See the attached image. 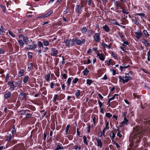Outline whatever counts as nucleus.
Listing matches in <instances>:
<instances>
[{
  "instance_id": "obj_1",
  "label": "nucleus",
  "mask_w": 150,
  "mask_h": 150,
  "mask_svg": "<svg viewBox=\"0 0 150 150\" xmlns=\"http://www.w3.org/2000/svg\"><path fill=\"white\" fill-rule=\"evenodd\" d=\"M120 81H122L123 83H127L128 81L132 79L131 74H126L125 76L121 77L120 76L119 77Z\"/></svg>"
},
{
  "instance_id": "obj_2",
  "label": "nucleus",
  "mask_w": 150,
  "mask_h": 150,
  "mask_svg": "<svg viewBox=\"0 0 150 150\" xmlns=\"http://www.w3.org/2000/svg\"><path fill=\"white\" fill-rule=\"evenodd\" d=\"M8 85L9 86V89L11 91H13L14 90L15 86L14 84L13 81H8Z\"/></svg>"
},
{
  "instance_id": "obj_3",
  "label": "nucleus",
  "mask_w": 150,
  "mask_h": 150,
  "mask_svg": "<svg viewBox=\"0 0 150 150\" xmlns=\"http://www.w3.org/2000/svg\"><path fill=\"white\" fill-rule=\"evenodd\" d=\"M37 46L36 44L32 43V45H28L25 49L27 50H33L35 49Z\"/></svg>"
},
{
  "instance_id": "obj_4",
  "label": "nucleus",
  "mask_w": 150,
  "mask_h": 150,
  "mask_svg": "<svg viewBox=\"0 0 150 150\" xmlns=\"http://www.w3.org/2000/svg\"><path fill=\"white\" fill-rule=\"evenodd\" d=\"M51 55L52 56H55L59 53V51L56 50L55 48H52L51 49Z\"/></svg>"
},
{
  "instance_id": "obj_5",
  "label": "nucleus",
  "mask_w": 150,
  "mask_h": 150,
  "mask_svg": "<svg viewBox=\"0 0 150 150\" xmlns=\"http://www.w3.org/2000/svg\"><path fill=\"white\" fill-rule=\"evenodd\" d=\"M11 96V93L9 91H6L4 93V97L5 99H8Z\"/></svg>"
},
{
  "instance_id": "obj_6",
  "label": "nucleus",
  "mask_w": 150,
  "mask_h": 150,
  "mask_svg": "<svg viewBox=\"0 0 150 150\" xmlns=\"http://www.w3.org/2000/svg\"><path fill=\"white\" fill-rule=\"evenodd\" d=\"M142 35V34L140 31H138L135 32V36L138 39H139Z\"/></svg>"
},
{
  "instance_id": "obj_7",
  "label": "nucleus",
  "mask_w": 150,
  "mask_h": 150,
  "mask_svg": "<svg viewBox=\"0 0 150 150\" xmlns=\"http://www.w3.org/2000/svg\"><path fill=\"white\" fill-rule=\"evenodd\" d=\"M26 93L24 92L21 93L19 96V98L21 100H23L26 96Z\"/></svg>"
},
{
  "instance_id": "obj_8",
  "label": "nucleus",
  "mask_w": 150,
  "mask_h": 150,
  "mask_svg": "<svg viewBox=\"0 0 150 150\" xmlns=\"http://www.w3.org/2000/svg\"><path fill=\"white\" fill-rule=\"evenodd\" d=\"M100 34L99 33H96L94 36V38L95 40L97 42L100 40Z\"/></svg>"
},
{
  "instance_id": "obj_9",
  "label": "nucleus",
  "mask_w": 150,
  "mask_h": 150,
  "mask_svg": "<svg viewBox=\"0 0 150 150\" xmlns=\"http://www.w3.org/2000/svg\"><path fill=\"white\" fill-rule=\"evenodd\" d=\"M53 10H51L49 12H48L46 14L42 15L40 17L44 18L45 17H47L48 16L51 14H52L53 13Z\"/></svg>"
},
{
  "instance_id": "obj_10",
  "label": "nucleus",
  "mask_w": 150,
  "mask_h": 150,
  "mask_svg": "<svg viewBox=\"0 0 150 150\" xmlns=\"http://www.w3.org/2000/svg\"><path fill=\"white\" fill-rule=\"evenodd\" d=\"M76 43L78 45H81L82 44L84 43L85 42V40L84 39H82V40H78L76 39Z\"/></svg>"
},
{
  "instance_id": "obj_11",
  "label": "nucleus",
  "mask_w": 150,
  "mask_h": 150,
  "mask_svg": "<svg viewBox=\"0 0 150 150\" xmlns=\"http://www.w3.org/2000/svg\"><path fill=\"white\" fill-rule=\"evenodd\" d=\"M128 123V120L127 119H124V120L122 121L120 124V126H123Z\"/></svg>"
},
{
  "instance_id": "obj_12",
  "label": "nucleus",
  "mask_w": 150,
  "mask_h": 150,
  "mask_svg": "<svg viewBox=\"0 0 150 150\" xmlns=\"http://www.w3.org/2000/svg\"><path fill=\"white\" fill-rule=\"evenodd\" d=\"M109 21L112 24L116 25L119 26H120L119 24L114 19H110L109 20Z\"/></svg>"
},
{
  "instance_id": "obj_13",
  "label": "nucleus",
  "mask_w": 150,
  "mask_h": 150,
  "mask_svg": "<svg viewBox=\"0 0 150 150\" xmlns=\"http://www.w3.org/2000/svg\"><path fill=\"white\" fill-rule=\"evenodd\" d=\"M97 56L98 57L99 59L101 61H104L105 58L104 55L102 54L98 53Z\"/></svg>"
},
{
  "instance_id": "obj_14",
  "label": "nucleus",
  "mask_w": 150,
  "mask_h": 150,
  "mask_svg": "<svg viewBox=\"0 0 150 150\" xmlns=\"http://www.w3.org/2000/svg\"><path fill=\"white\" fill-rule=\"evenodd\" d=\"M76 11L77 13H79L82 10V7L79 5H77L76 7Z\"/></svg>"
},
{
  "instance_id": "obj_15",
  "label": "nucleus",
  "mask_w": 150,
  "mask_h": 150,
  "mask_svg": "<svg viewBox=\"0 0 150 150\" xmlns=\"http://www.w3.org/2000/svg\"><path fill=\"white\" fill-rule=\"evenodd\" d=\"M97 143V146L101 148L102 146V143L101 140L99 138L96 139Z\"/></svg>"
},
{
  "instance_id": "obj_16",
  "label": "nucleus",
  "mask_w": 150,
  "mask_h": 150,
  "mask_svg": "<svg viewBox=\"0 0 150 150\" xmlns=\"http://www.w3.org/2000/svg\"><path fill=\"white\" fill-rule=\"evenodd\" d=\"M129 65H127L125 63H124L123 64H122L121 66H120V69L121 71H122V70L123 69H126L128 67H129Z\"/></svg>"
},
{
  "instance_id": "obj_17",
  "label": "nucleus",
  "mask_w": 150,
  "mask_h": 150,
  "mask_svg": "<svg viewBox=\"0 0 150 150\" xmlns=\"http://www.w3.org/2000/svg\"><path fill=\"white\" fill-rule=\"evenodd\" d=\"M23 40L26 45H28V42L30 41L28 37H23Z\"/></svg>"
},
{
  "instance_id": "obj_18",
  "label": "nucleus",
  "mask_w": 150,
  "mask_h": 150,
  "mask_svg": "<svg viewBox=\"0 0 150 150\" xmlns=\"http://www.w3.org/2000/svg\"><path fill=\"white\" fill-rule=\"evenodd\" d=\"M103 29L106 32H109L110 30L109 27L107 25H105L103 27Z\"/></svg>"
},
{
  "instance_id": "obj_19",
  "label": "nucleus",
  "mask_w": 150,
  "mask_h": 150,
  "mask_svg": "<svg viewBox=\"0 0 150 150\" xmlns=\"http://www.w3.org/2000/svg\"><path fill=\"white\" fill-rule=\"evenodd\" d=\"M19 44L21 47H23L24 43L22 40H18Z\"/></svg>"
},
{
  "instance_id": "obj_20",
  "label": "nucleus",
  "mask_w": 150,
  "mask_h": 150,
  "mask_svg": "<svg viewBox=\"0 0 150 150\" xmlns=\"http://www.w3.org/2000/svg\"><path fill=\"white\" fill-rule=\"evenodd\" d=\"M70 41L69 40H64V42L65 43L67 47L69 46Z\"/></svg>"
},
{
  "instance_id": "obj_21",
  "label": "nucleus",
  "mask_w": 150,
  "mask_h": 150,
  "mask_svg": "<svg viewBox=\"0 0 150 150\" xmlns=\"http://www.w3.org/2000/svg\"><path fill=\"white\" fill-rule=\"evenodd\" d=\"M140 132L138 131V134H137V133H134V135H135L134 136V138H136L137 137V139H138V138H139V137H140V135L142 134H141L140 133H139Z\"/></svg>"
},
{
  "instance_id": "obj_22",
  "label": "nucleus",
  "mask_w": 150,
  "mask_h": 150,
  "mask_svg": "<svg viewBox=\"0 0 150 150\" xmlns=\"http://www.w3.org/2000/svg\"><path fill=\"white\" fill-rule=\"evenodd\" d=\"M24 70L23 69H21V70L18 73V76L19 77H21L23 75V74L24 73Z\"/></svg>"
},
{
  "instance_id": "obj_23",
  "label": "nucleus",
  "mask_w": 150,
  "mask_h": 150,
  "mask_svg": "<svg viewBox=\"0 0 150 150\" xmlns=\"http://www.w3.org/2000/svg\"><path fill=\"white\" fill-rule=\"evenodd\" d=\"M29 78V77L28 76H26L23 79V82L25 83H26L28 81V79Z\"/></svg>"
},
{
  "instance_id": "obj_24",
  "label": "nucleus",
  "mask_w": 150,
  "mask_h": 150,
  "mask_svg": "<svg viewBox=\"0 0 150 150\" xmlns=\"http://www.w3.org/2000/svg\"><path fill=\"white\" fill-rule=\"evenodd\" d=\"M132 21L134 23L137 25H138L139 24V23L137 20L136 18L135 17V19H133L132 20Z\"/></svg>"
},
{
  "instance_id": "obj_25",
  "label": "nucleus",
  "mask_w": 150,
  "mask_h": 150,
  "mask_svg": "<svg viewBox=\"0 0 150 150\" xmlns=\"http://www.w3.org/2000/svg\"><path fill=\"white\" fill-rule=\"evenodd\" d=\"M87 31V28L85 27L81 29V32L83 33H85Z\"/></svg>"
},
{
  "instance_id": "obj_26",
  "label": "nucleus",
  "mask_w": 150,
  "mask_h": 150,
  "mask_svg": "<svg viewBox=\"0 0 150 150\" xmlns=\"http://www.w3.org/2000/svg\"><path fill=\"white\" fill-rule=\"evenodd\" d=\"M76 42V39H74L72 40H71V44L72 45H74L75 44Z\"/></svg>"
},
{
  "instance_id": "obj_27",
  "label": "nucleus",
  "mask_w": 150,
  "mask_h": 150,
  "mask_svg": "<svg viewBox=\"0 0 150 150\" xmlns=\"http://www.w3.org/2000/svg\"><path fill=\"white\" fill-rule=\"evenodd\" d=\"M143 32L144 34L145 35L146 37L148 38V37L150 35L148 34L146 30H144L143 31Z\"/></svg>"
},
{
  "instance_id": "obj_28",
  "label": "nucleus",
  "mask_w": 150,
  "mask_h": 150,
  "mask_svg": "<svg viewBox=\"0 0 150 150\" xmlns=\"http://www.w3.org/2000/svg\"><path fill=\"white\" fill-rule=\"evenodd\" d=\"M43 43L44 45L45 46H47L49 45V42L47 40H43Z\"/></svg>"
},
{
  "instance_id": "obj_29",
  "label": "nucleus",
  "mask_w": 150,
  "mask_h": 150,
  "mask_svg": "<svg viewBox=\"0 0 150 150\" xmlns=\"http://www.w3.org/2000/svg\"><path fill=\"white\" fill-rule=\"evenodd\" d=\"M38 46L40 48L43 47V45L42 43L40 41L38 42Z\"/></svg>"
},
{
  "instance_id": "obj_30",
  "label": "nucleus",
  "mask_w": 150,
  "mask_h": 150,
  "mask_svg": "<svg viewBox=\"0 0 150 150\" xmlns=\"http://www.w3.org/2000/svg\"><path fill=\"white\" fill-rule=\"evenodd\" d=\"M89 72V71L87 69V68H86L83 71L84 75H87L88 74Z\"/></svg>"
},
{
  "instance_id": "obj_31",
  "label": "nucleus",
  "mask_w": 150,
  "mask_h": 150,
  "mask_svg": "<svg viewBox=\"0 0 150 150\" xmlns=\"http://www.w3.org/2000/svg\"><path fill=\"white\" fill-rule=\"evenodd\" d=\"M127 112H124L123 113L122 116L123 117H124V119H127V118H128V116H127Z\"/></svg>"
},
{
  "instance_id": "obj_32",
  "label": "nucleus",
  "mask_w": 150,
  "mask_h": 150,
  "mask_svg": "<svg viewBox=\"0 0 150 150\" xmlns=\"http://www.w3.org/2000/svg\"><path fill=\"white\" fill-rule=\"evenodd\" d=\"M50 74H48L45 77V79L47 81H50Z\"/></svg>"
},
{
  "instance_id": "obj_33",
  "label": "nucleus",
  "mask_w": 150,
  "mask_h": 150,
  "mask_svg": "<svg viewBox=\"0 0 150 150\" xmlns=\"http://www.w3.org/2000/svg\"><path fill=\"white\" fill-rule=\"evenodd\" d=\"M71 78H69L68 79L67 81V83H68V86L69 87L71 84Z\"/></svg>"
},
{
  "instance_id": "obj_34",
  "label": "nucleus",
  "mask_w": 150,
  "mask_h": 150,
  "mask_svg": "<svg viewBox=\"0 0 150 150\" xmlns=\"http://www.w3.org/2000/svg\"><path fill=\"white\" fill-rule=\"evenodd\" d=\"M83 142L86 145L88 144V143L87 141V138L85 136H83Z\"/></svg>"
},
{
  "instance_id": "obj_35",
  "label": "nucleus",
  "mask_w": 150,
  "mask_h": 150,
  "mask_svg": "<svg viewBox=\"0 0 150 150\" xmlns=\"http://www.w3.org/2000/svg\"><path fill=\"white\" fill-rule=\"evenodd\" d=\"M12 138L11 135V134H9L8 136V137L6 139V141L8 142L10 141Z\"/></svg>"
},
{
  "instance_id": "obj_36",
  "label": "nucleus",
  "mask_w": 150,
  "mask_h": 150,
  "mask_svg": "<svg viewBox=\"0 0 150 150\" xmlns=\"http://www.w3.org/2000/svg\"><path fill=\"white\" fill-rule=\"evenodd\" d=\"M118 95L117 94H115L114 96L112 98H110L109 100H108V102L109 103H110L111 100H112L113 99H114L115 98V97L116 96H117Z\"/></svg>"
},
{
  "instance_id": "obj_37",
  "label": "nucleus",
  "mask_w": 150,
  "mask_h": 150,
  "mask_svg": "<svg viewBox=\"0 0 150 150\" xmlns=\"http://www.w3.org/2000/svg\"><path fill=\"white\" fill-rule=\"evenodd\" d=\"M33 64L32 63H30L28 65V69L30 70H32L33 69Z\"/></svg>"
},
{
  "instance_id": "obj_38",
  "label": "nucleus",
  "mask_w": 150,
  "mask_h": 150,
  "mask_svg": "<svg viewBox=\"0 0 150 150\" xmlns=\"http://www.w3.org/2000/svg\"><path fill=\"white\" fill-rule=\"evenodd\" d=\"M92 81L90 79H88L87 80V84L88 85H90L92 83Z\"/></svg>"
},
{
  "instance_id": "obj_39",
  "label": "nucleus",
  "mask_w": 150,
  "mask_h": 150,
  "mask_svg": "<svg viewBox=\"0 0 150 150\" xmlns=\"http://www.w3.org/2000/svg\"><path fill=\"white\" fill-rule=\"evenodd\" d=\"M87 132H90L91 125L89 123H88L87 125Z\"/></svg>"
},
{
  "instance_id": "obj_40",
  "label": "nucleus",
  "mask_w": 150,
  "mask_h": 150,
  "mask_svg": "<svg viewBox=\"0 0 150 150\" xmlns=\"http://www.w3.org/2000/svg\"><path fill=\"white\" fill-rule=\"evenodd\" d=\"M8 33L9 34L11 35L13 37H15V35L11 31H8Z\"/></svg>"
},
{
  "instance_id": "obj_41",
  "label": "nucleus",
  "mask_w": 150,
  "mask_h": 150,
  "mask_svg": "<svg viewBox=\"0 0 150 150\" xmlns=\"http://www.w3.org/2000/svg\"><path fill=\"white\" fill-rule=\"evenodd\" d=\"M80 93V90H77L75 93V96L76 97H78L79 96Z\"/></svg>"
},
{
  "instance_id": "obj_42",
  "label": "nucleus",
  "mask_w": 150,
  "mask_h": 150,
  "mask_svg": "<svg viewBox=\"0 0 150 150\" xmlns=\"http://www.w3.org/2000/svg\"><path fill=\"white\" fill-rule=\"evenodd\" d=\"M61 75L62 76V79H66L67 78V75L65 74H62Z\"/></svg>"
},
{
  "instance_id": "obj_43",
  "label": "nucleus",
  "mask_w": 150,
  "mask_h": 150,
  "mask_svg": "<svg viewBox=\"0 0 150 150\" xmlns=\"http://www.w3.org/2000/svg\"><path fill=\"white\" fill-rule=\"evenodd\" d=\"M58 97V95L55 94L54 95L53 98V102H55L56 100Z\"/></svg>"
},
{
  "instance_id": "obj_44",
  "label": "nucleus",
  "mask_w": 150,
  "mask_h": 150,
  "mask_svg": "<svg viewBox=\"0 0 150 150\" xmlns=\"http://www.w3.org/2000/svg\"><path fill=\"white\" fill-rule=\"evenodd\" d=\"M5 33L4 31L3 30V28L1 26L0 28V34L2 35L3 34V33Z\"/></svg>"
},
{
  "instance_id": "obj_45",
  "label": "nucleus",
  "mask_w": 150,
  "mask_h": 150,
  "mask_svg": "<svg viewBox=\"0 0 150 150\" xmlns=\"http://www.w3.org/2000/svg\"><path fill=\"white\" fill-rule=\"evenodd\" d=\"M70 127V125H68L66 127V129L65 131V132H66V134H67L68 133V131L69 129V128Z\"/></svg>"
},
{
  "instance_id": "obj_46",
  "label": "nucleus",
  "mask_w": 150,
  "mask_h": 150,
  "mask_svg": "<svg viewBox=\"0 0 150 150\" xmlns=\"http://www.w3.org/2000/svg\"><path fill=\"white\" fill-rule=\"evenodd\" d=\"M105 116L108 118H110L112 116V115L110 113H106L105 114Z\"/></svg>"
},
{
  "instance_id": "obj_47",
  "label": "nucleus",
  "mask_w": 150,
  "mask_h": 150,
  "mask_svg": "<svg viewBox=\"0 0 150 150\" xmlns=\"http://www.w3.org/2000/svg\"><path fill=\"white\" fill-rule=\"evenodd\" d=\"M58 150L59 149H63V147L60 146L59 145H58L57 146L56 148Z\"/></svg>"
},
{
  "instance_id": "obj_48",
  "label": "nucleus",
  "mask_w": 150,
  "mask_h": 150,
  "mask_svg": "<svg viewBox=\"0 0 150 150\" xmlns=\"http://www.w3.org/2000/svg\"><path fill=\"white\" fill-rule=\"evenodd\" d=\"M19 112H20V114L21 115H24L25 114L26 112V111L24 110H20Z\"/></svg>"
},
{
  "instance_id": "obj_49",
  "label": "nucleus",
  "mask_w": 150,
  "mask_h": 150,
  "mask_svg": "<svg viewBox=\"0 0 150 150\" xmlns=\"http://www.w3.org/2000/svg\"><path fill=\"white\" fill-rule=\"evenodd\" d=\"M78 81V78H75L73 79L72 81V83H77Z\"/></svg>"
},
{
  "instance_id": "obj_50",
  "label": "nucleus",
  "mask_w": 150,
  "mask_h": 150,
  "mask_svg": "<svg viewBox=\"0 0 150 150\" xmlns=\"http://www.w3.org/2000/svg\"><path fill=\"white\" fill-rule=\"evenodd\" d=\"M86 1L89 6L91 5L92 1V0H86Z\"/></svg>"
},
{
  "instance_id": "obj_51",
  "label": "nucleus",
  "mask_w": 150,
  "mask_h": 150,
  "mask_svg": "<svg viewBox=\"0 0 150 150\" xmlns=\"http://www.w3.org/2000/svg\"><path fill=\"white\" fill-rule=\"evenodd\" d=\"M112 59H110L109 60H107L106 61V63L108 65L110 66V65Z\"/></svg>"
},
{
  "instance_id": "obj_52",
  "label": "nucleus",
  "mask_w": 150,
  "mask_h": 150,
  "mask_svg": "<svg viewBox=\"0 0 150 150\" xmlns=\"http://www.w3.org/2000/svg\"><path fill=\"white\" fill-rule=\"evenodd\" d=\"M98 104H99V105L100 107V108H102V105H103V103L99 100H98Z\"/></svg>"
},
{
  "instance_id": "obj_53",
  "label": "nucleus",
  "mask_w": 150,
  "mask_h": 150,
  "mask_svg": "<svg viewBox=\"0 0 150 150\" xmlns=\"http://www.w3.org/2000/svg\"><path fill=\"white\" fill-rule=\"evenodd\" d=\"M118 35H119V36L120 37V38H123L124 37V36L123 35H122V33L119 32L118 33Z\"/></svg>"
},
{
  "instance_id": "obj_54",
  "label": "nucleus",
  "mask_w": 150,
  "mask_h": 150,
  "mask_svg": "<svg viewBox=\"0 0 150 150\" xmlns=\"http://www.w3.org/2000/svg\"><path fill=\"white\" fill-rule=\"evenodd\" d=\"M122 11L123 13H125L126 14H127L128 13V10L127 9H123L122 10Z\"/></svg>"
},
{
  "instance_id": "obj_55",
  "label": "nucleus",
  "mask_w": 150,
  "mask_h": 150,
  "mask_svg": "<svg viewBox=\"0 0 150 150\" xmlns=\"http://www.w3.org/2000/svg\"><path fill=\"white\" fill-rule=\"evenodd\" d=\"M88 35L89 36H90L92 35V33H93V31L92 30H89L88 31Z\"/></svg>"
},
{
  "instance_id": "obj_56",
  "label": "nucleus",
  "mask_w": 150,
  "mask_h": 150,
  "mask_svg": "<svg viewBox=\"0 0 150 150\" xmlns=\"http://www.w3.org/2000/svg\"><path fill=\"white\" fill-rule=\"evenodd\" d=\"M0 7L2 8L3 12H5L6 11V8L2 5H1Z\"/></svg>"
},
{
  "instance_id": "obj_57",
  "label": "nucleus",
  "mask_w": 150,
  "mask_h": 150,
  "mask_svg": "<svg viewBox=\"0 0 150 150\" xmlns=\"http://www.w3.org/2000/svg\"><path fill=\"white\" fill-rule=\"evenodd\" d=\"M136 15H139L140 16H145L144 14L143 13H136Z\"/></svg>"
},
{
  "instance_id": "obj_58",
  "label": "nucleus",
  "mask_w": 150,
  "mask_h": 150,
  "mask_svg": "<svg viewBox=\"0 0 150 150\" xmlns=\"http://www.w3.org/2000/svg\"><path fill=\"white\" fill-rule=\"evenodd\" d=\"M129 42L127 41H125L124 42L123 45L126 46V45H128Z\"/></svg>"
},
{
  "instance_id": "obj_59",
  "label": "nucleus",
  "mask_w": 150,
  "mask_h": 150,
  "mask_svg": "<svg viewBox=\"0 0 150 150\" xmlns=\"http://www.w3.org/2000/svg\"><path fill=\"white\" fill-rule=\"evenodd\" d=\"M21 83L22 82L21 81H17L16 82V83L17 84H18L19 86H21Z\"/></svg>"
},
{
  "instance_id": "obj_60",
  "label": "nucleus",
  "mask_w": 150,
  "mask_h": 150,
  "mask_svg": "<svg viewBox=\"0 0 150 150\" xmlns=\"http://www.w3.org/2000/svg\"><path fill=\"white\" fill-rule=\"evenodd\" d=\"M9 78V74H7V75H6V79H5L6 81H8Z\"/></svg>"
},
{
  "instance_id": "obj_61",
  "label": "nucleus",
  "mask_w": 150,
  "mask_h": 150,
  "mask_svg": "<svg viewBox=\"0 0 150 150\" xmlns=\"http://www.w3.org/2000/svg\"><path fill=\"white\" fill-rule=\"evenodd\" d=\"M16 132V130L15 129V127H14V128H13V130L12 131V134H13L15 133Z\"/></svg>"
},
{
  "instance_id": "obj_62",
  "label": "nucleus",
  "mask_w": 150,
  "mask_h": 150,
  "mask_svg": "<svg viewBox=\"0 0 150 150\" xmlns=\"http://www.w3.org/2000/svg\"><path fill=\"white\" fill-rule=\"evenodd\" d=\"M111 71L112 72L113 75H115L116 74V71L115 70L112 69Z\"/></svg>"
},
{
  "instance_id": "obj_63",
  "label": "nucleus",
  "mask_w": 150,
  "mask_h": 150,
  "mask_svg": "<svg viewBox=\"0 0 150 150\" xmlns=\"http://www.w3.org/2000/svg\"><path fill=\"white\" fill-rule=\"evenodd\" d=\"M120 48L124 51H126V47H120Z\"/></svg>"
},
{
  "instance_id": "obj_64",
  "label": "nucleus",
  "mask_w": 150,
  "mask_h": 150,
  "mask_svg": "<svg viewBox=\"0 0 150 150\" xmlns=\"http://www.w3.org/2000/svg\"><path fill=\"white\" fill-rule=\"evenodd\" d=\"M4 52L3 49H0V54H4Z\"/></svg>"
}]
</instances>
